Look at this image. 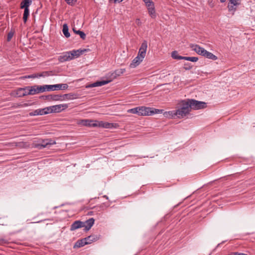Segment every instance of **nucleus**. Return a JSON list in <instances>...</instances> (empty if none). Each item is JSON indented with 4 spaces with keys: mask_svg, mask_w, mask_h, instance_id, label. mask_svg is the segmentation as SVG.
Wrapping results in <instances>:
<instances>
[{
    "mask_svg": "<svg viewBox=\"0 0 255 255\" xmlns=\"http://www.w3.org/2000/svg\"><path fill=\"white\" fill-rule=\"evenodd\" d=\"M126 71V69L124 68L119 69L116 70L114 72L111 74V77L112 78L115 79L116 77L121 76L124 74Z\"/></svg>",
    "mask_w": 255,
    "mask_h": 255,
    "instance_id": "6ab92c4d",
    "label": "nucleus"
},
{
    "mask_svg": "<svg viewBox=\"0 0 255 255\" xmlns=\"http://www.w3.org/2000/svg\"><path fill=\"white\" fill-rule=\"evenodd\" d=\"M84 239L86 240V241H85L86 242L88 243V244H91L92 242H93L95 240V237L92 236H88V237H86Z\"/></svg>",
    "mask_w": 255,
    "mask_h": 255,
    "instance_id": "473e14b6",
    "label": "nucleus"
},
{
    "mask_svg": "<svg viewBox=\"0 0 255 255\" xmlns=\"http://www.w3.org/2000/svg\"><path fill=\"white\" fill-rule=\"evenodd\" d=\"M116 124L114 123H110L108 122H104L103 121H94V127H100L105 128H113L115 127Z\"/></svg>",
    "mask_w": 255,
    "mask_h": 255,
    "instance_id": "39448f33",
    "label": "nucleus"
},
{
    "mask_svg": "<svg viewBox=\"0 0 255 255\" xmlns=\"http://www.w3.org/2000/svg\"><path fill=\"white\" fill-rule=\"evenodd\" d=\"M73 31L76 34H79L80 35V37L82 39H85L86 38V34L84 32H83L81 30H77L75 29V28H73Z\"/></svg>",
    "mask_w": 255,
    "mask_h": 255,
    "instance_id": "c85d7f7f",
    "label": "nucleus"
},
{
    "mask_svg": "<svg viewBox=\"0 0 255 255\" xmlns=\"http://www.w3.org/2000/svg\"><path fill=\"white\" fill-rule=\"evenodd\" d=\"M38 115H43L49 114L48 107H46L43 109H37Z\"/></svg>",
    "mask_w": 255,
    "mask_h": 255,
    "instance_id": "393cba45",
    "label": "nucleus"
},
{
    "mask_svg": "<svg viewBox=\"0 0 255 255\" xmlns=\"http://www.w3.org/2000/svg\"><path fill=\"white\" fill-rule=\"evenodd\" d=\"M24 9V13L23 16V19L24 23H26L28 16L29 15V9L28 8H23Z\"/></svg>",
    "mask_w": 255,
    "mask_h": 255,
    "instance_id": "bb28decb",
    "label": "nucleus"
},
{
    "mask_svg": "<svg viewBox=\"0 0 255 255\" xmlns=\"http://www.w3.org/2000/svg\"><path fill=\"white\" fill-rule=\"evenodd\" d=\"M68 4L72 5L76 0H65Z\"/></svg>",
    "mask_w": 255,
    "mask_h": 255,
    "instance_id": "a19ab883",
    "label": "nucleus"
},
{
    "mask_svg": "<svg viewBox=\"0 0 255 255\" xmlns=\"http://www.w3.org/2000/svg\"><path fill=\"white\" fill-rule=\"evenodd\" d=\"M45 87L47 88V91L58 90L60 89H67L68 86L67 84H60L55 85H46Z\"/></svg>",
    "mask_w": 255,
    "mask_h": 255,
    "instance_id": "0eeeda50",
    "label": "nucleus"
},
{
    "mask_svg": "<svg viewBox=\"0 0 255 255\" xmlns=\"http://www.w3.org/2000/svg\"><path fill=\"white\" fill-rule=\"evenodd\" d=\"M62 96L58 95H50L46 96V98L48 100H51L53 101L60 100Z\"/></svg>",
    "mask_w": 255,
    "mask_h": 255,
    "instance_id": "5701e85b",
    "label": "nucleus"
},
{
    "mask_svg": "<svg viewBox=\"0 0 255 255\" xmlns=\"http://www.w3.org/2000/svg\"><path fill=\"white\" fill-rule=\"evenodd\" d=\"M148 13L152 18H155L156 15L154 7H150L148 9Z\"/></svg>",
    "mask_w": 255,
    "mask_h": 255,
    "instance_id": "cd10ccee",
    "label": "nucleus"
},
{
    "mask_svg": "<svg viewBox=\"0 0 255 255\" xmlns=\"http://www.w3.org/2000/svg\"><path fill=\"white\" fill-rule=\"evenodd\" d=\"M128 113H132L134 114H137L138 116H139V112H138V107H137L134 108L129 109L127 111Z\"/></svg>",
    "mask_w": 255,
    "mask_h": 255,
    "instance_id": "7c9ffc66",
    "label": "nucleus"
},
{
    "mask_svg": "<svg viewBox=\"0 0 255 255\" xmlns=\"http://www.w3.org/2000/svg\"><path fill=\"white\" fill-rule=\"evenodd\" d=\"M67 108L68 105L67 104H59L48 107L49 113H60Z\"/></svg>",
    "mask_w": 255,
    "mask_h": 255,
    "instance_id": "423d86ee",
    "label": "nucleus"
},
{
    "mask_svg": "<svg viewBox=\"0 0 255 255\" xmlns=\"http://www.w3.org/2000/svg\"><path fill=\"white\" fill-rule=\"evenodd\" d=\"M86 49H78V50H73L71 51H69L70 53V55L72 57H71L72 59L77 58L80 56L81 54H82L85 51H86Z\"/></svg>",
    "mask_w": 255,
    "mask_h": 255,
    "instance_id": "2eb2a0df",
    "label": "nucleus"
},
{
    "mask_svg": "<svg viewBox=\"0 0 255 255\" xmlns=\"http://www.w3.org/2000/svg\"><path fill=\"white\" fill-rule=\"evenodd\" d=\"M144 3H145V5L146 7H147V9H148L150 7H154L153 2L151 1V0H143Z\"/></svg>",
    "mask_w": 255,
    "mask_h": 255,
    "instance_id": "2f4dec72",
    "label": "nucleus"
},
{
    "mask_svg": "<svg viewBox=\"0 0 255 255\" xmlns=\"http://www.w3.org/2000/svg\"><path fill=\"white\" fill-rule=\"evenodd\" d=\"M68 95H69L68 94H65V95H64L63 96V97H67V96H68Z\"/></svg>",
    "mask_w": 255,
    "mask_h": 255,
    "instance_id": "09e8293b",
    "label": "nucleus"
},
{
    "mask_svg": "<svg viewBox=\"0 0 255 255\" xmlns=\"http://www.w3.org/2000/svg\"><path fill=\"white\" fill-rule=\"evenodd\" d=\"M135 23L138 26H140L141 24V22L139 18H136L135 20Z\"/></svg>",
    "mask_w": 255,
    "mask_h": 255,
    "instance_id": "79ce46f5",
    "label": "nucleus"
},
{
    "mask_svg": "<svg viewBox=\"0 0 255 255\" xmlns=\"http://www.w3.org/2000/svg\"><path fill=\"white\" fill-rule=\"evenodd\" d=\"M38 143H33V147L39 150H41L56 143L55 140L51 138L41 139L38 140Z\"/></svg>",
    "mask_w": 255,
    "mask_h": 255,
    "instance_id": "f03ea898",
    "label": "nucleus"
},
{
    "mask_svg": "<svg viewBox=\"0 0 255 255\" xmlns=\"http://www.w3.org/2000/svg\"><path fill=\"white\" fill-rule=\"evenodd\" d=\"M226 0H220L221 2H224Z\"/></svg>",
    "mask_w": 255,
    "mask_h": 255,
    "instance_id": "8fccbe9b",
    "label": "nucleus"
},
{
    "mask_svg": "<svg viewBox=\"0 0 255 255\" xmlns=\"http://www.w3.org/2000/svg\"><path fill=\"white\" fill-rule=\"evenodd\" d=\"M162 110L152 109L149 107H138L139 116H151L154 114L159 113Z\"/></svg>",
    "mask_w": 255,
    "mask_h": 255,
    "instance_id": "7ed1b4c3",
    "label": "nucleus"
},
{
    "mask_svg": "<svg viewBox=\"0 0 255 255\" xmlns=\"http://www.w3.org/2000/svg\"><path fill=\"white\" fill-rule=\"evenodd\" d=\"M111 82V80H102L97 81L91 84L86 86V88H90L96 87H100L106 85Z\"/></svg>",
    "mask_w": 255,
    "mask_h": 255,
    "instance_id": "9b49d317",
    "label": "nucleus"
},
{
    "mask_svg": "<svg viewBox=\"0 0 255 255\" xmlns=\"http://www.w3.org/2000/svg\"><path fill=\"white\" fill-rule=\"evenodd\" d=\"M62 31L64 35L66 37L68 38L70 36V34L69 32L68 27L67 24H64L63 25Z\"/></svg>",
    "mask_w": 255,
    "mask_h": 255,
    "instance_id": "a878e982",
    "label": "nucleus"
},
{
    "mask_svg": "<svg viewBox=\"0 0 255 255\" xmlns=\"http://www.w3.org/2000/svg\"><path fill=\"white\" fill-rule=\"evenodd\" d=\"M28 94L29 95H33L38 93L37 85H35L32 86H27Z\"/></svg>",
    "mask_w": 255,
    "mask_h": 255,
    "instance_id": "a211bd4d",
    "label": "nucleus"
},
{
    "mask_svg": "<svg viewBox=\"0 0 255 255\" xmlns=\"http://www.w3.org/2000/svg\"><path fill=\"white\" fill-rule=\"evenodd\" d=\"M143 59H141L138 55L135 57L130 64L129 67L130 68H135L142 61Z\"/></svg>",
    "mask_w": 255,
    "mask_h": 255,
    "instance_id": "f3484780",
    "label": "nucleus"
},
{
    "mask_svg": "<svg viewBox=\"0 0 255 255\" xmlns=\"http://www.w3.org/2000/svg\"><path fill=\"white\" fill-rule=\"evenodd\" d=\"M204 57L207 58L208 59H210L213 60H216L217 59V57L216 56L214 55L211 52L207 51L205 53Z\"/></svg>",
    "mask_w": 255,
    "mask_h": 255,
    "instance_id": "b1692460",
    "label": "nucleus"
},
{
    "mask_svg": "<svg viewBox=\"0 0 255 255\" xmlns=\"http://www.w3.org/2000/svg\"><path fill=\"white\" fill-rule=\"evenodd\" d=\"M229 2L228 5V9L230 11L234 12L236 9L237 6L240 4V0H229Z\"/></svg>",
    "mask_w": 255,
    "mask_h": 255,
    "instance_id": "1a4fd4ad",
    "label": "nucleus"
},
{
    "mask_svg": "<svg viewBox=\"0 0 255 255\" xmlns=\"http://www.w3.org/2000/svg\"><path fill=\"white\" fill-rule=\"evenodd\" d=\"M26 77L28 78H38V76H37V74H34L28 75L27 76H26Z\"/></svg>",
    "mask_w": 255,
    "mask_h": 255,
    "instance_id": "58836bf2",
    "label": "nucleus"
},
{
    "mask_svg": "<svg viewBox=\"0 0 255 255\" xmlns=\"http://www.w3.org/2000/svg\"><path fill=\"white\" fill-rule=\"evenodd\" d=\"M31 3V0H23L20 3V8L23 9L28 8Z\"/></svg>",
    "mask_w": 255,
    "mask_h": 255,
    "instance_id": "412c9836",
    "label": "nucleus"
},
{
    "mask_svg": "<svg viewBox=\"0 0 255 255\" xmlns=\"http://www.w3.org/2000/svg\"><path fill=\"white\" fill-rule=\"evenodd\" d=\"M81 124L82 125L89 127H94V121L93 120H84L81 121Z\"/></svg>",
    "mask_w": 255,
    "mask_h": 255,
    "instance_id": "4be33fe9",
    "label": "nucleus"
},
{
    "mask_svg": "<svg viewBox=\"0 0 255 255\" xmlns=\"http://www.w3.org/2000/svg\"><path fill=\"white\" fill-rule=\"evenodd\" d=\"M8 243L7 241L4 239H0V245H3Z\"/></svg>",
    "mask_w": 255,
    "mask_h": 255,
    "instance_id": "4c0bfd02",
    "label": "nucleus"
},
{
    "mask_svg": "<svg viewBox=\"0 0 255 255\" xmlns=\"http://www.w3.org/2000/svg\"><path fill=\"white\" fill-rule=\"evenodd\" d=\"M95 222V220L94 218H91L85 222H83V227L85 228L84 230L86 231H89L91 227L93 226Z\"/></svg>",
    "mask_w": 255,
    "mask_h": 255,
    "instance_id": "f8f14e48",
    "label": "nucleus"
},
{
    "mask_svg": "<svg viewBox=\"0 0 255 255\" xmlns=\"http://www.w3.org/2000/svg\"><path fill=\"white\" fill-rule=\"evenodd\" d=\"M178 58V60L184 59V60H187V59H188V57L181 56H180V57H179Z\"/></svg>",
    "mask_w": 255,
    "mask_h": 255,
    "instance_id": "a18cd8bd",
    "label": "nucleus"
},
{
    "mask_svg": "<svg viewBox=\"0 0 255 255\" xmlns=\"http://www.w3.org/2000/svg\"><path fill=\"white\" fill-rule=\"evenodd\" d=\"M46 74H47V72H43L41 74H37V76H38V78L39 77H43V76H45L46 75Z\"/></svg>",
    "mask_w": 255,
    "mask_h": 255,
    "instance_id": "37998d69",
    "label": "nucleus"
},
{
    "mask_svg": "<svg viewBox=\"0 0 255 255\" xmlns=\"http://www.w3.org/2000/svg\"><path fill=\"white\" fill-rule=\"evenodd\" d=\"M232 255H248L244 254V253H240L236 252V253H233Z\"/></svg>",
    "mask_w": 255,
    "mask_h": 255,
    "instance_id": "c03bdc74",
    "label": "nucleus"
},
{
    "mask_svg": "<svg viewBox=\"0 0 255 255\" xmlns=\"http://www.w3.org/2000/svg\"><path fill=\"white\" fill-rule=\"evenodd\" d=\"M186 101L188 103V105H189L188 106L190 109L199 110L206 107V103L203 102L198 101L194 99H188Z\"/></svg>",
    "mask_w": 255,
    "mask_h": 255,
    "instance_id": "20e7f679",
    "label": "nucleus"
},
{
    "mask_svg": "<svg viewBox=\"0 0 255 255\" xmlns=\"http://www.w3.org/2000/svg\"><path fill=\"white\" fill-rule=\"evenodd\" d=\"M147 48V42L146 40H144L141 44L137 54L141 59H144L145 57Z\"/></svg>",
    "mask_w": 255,
    "mask_h": 255,
    "instance_id": "6e6552de",
    "label": "nucleus"
},
{
    "mask_svg": "<svg viewBox=\"0 0 255 255\" xmlns=\"http://www.w3.org/2000/svg\"><path fill=\"white\" fill-rule=\"evenodd\" d=\"M103 197L106 198V199H108V198H109L108 197L107 195L103 196Z\"/></svg>",
    "mask_w": 255,
    "mask_h": 255,
    "instance_id": "49530a36",
    "label": "nucleus"
},
{
    "mask_svg": "<svg viewBox=\"0 0 255 255\" xmlns=\"http://www.w3.org/2000/svg\"><path fill=\"white\" fill-rule=\"evenodd\" d=\"M123 0H115V2H117V1H118V2H121V1H122Z\"/></svg>",
    "mask_w": 255,
    "mask_h": 255,
    "instance_id": "de8ad7c7",
    "label": "nucleus"
},
{
    "mask_svg": "<svg viewBox=\"0 0 255 255\" xmlns=\"http://www.w3.org/2000/svg\"><path fill=\"white\" fill-rule=\"evenodd\" d=\"M83 222L77 220L74 222L71 225L70 230L71 231H75L78 229L84 227Z\"/></svg>",
    "mask_w": 255,
    "mask_h": 255,
    "instance_id": "4468645a",
    "label": "nucleus"
},
{
    "mask_svg": "<svg viewBox=\"0 0 255 255\" xmlns=\"http://www.w3.org/2000/svg\"><path fill=\"white\" fill-rule=\"evenodd\" d=\"M16 94L17 96L19 97H22L27 95H29V94H28L27 87H25V88H20L17 89Z\"/></svg>",
    "mask_w": 255,
    "mask_h": 255,
    "instance_id": "ddd939ff",
    "label": "nucleus"
},
{
    "mask_svg": "<svg viewBox=\"0 0 255 255\" xmlns=\"http://www.w3.org/2000/svg\"><path fill=\"white\" fill-rule=\"evenodd\" d=\"M171 56L174 59H178V57H180V56L178 55V52L176 51H174L172 52Z\"/></svg>",
    "mask_w": 255,
    "mask_h": 255,
    "instance_id": "72a5a7b5",
    "label": "nucleus"
},
{
    "mask_svg": "<svg viewBox=\"0 0 255 255\" xmlns=\"http://www.w3.org/2000/svg\"><path fill=\"white\" fill-rule=\"evenodd\" d=\"M190 47L192 48V50L195 51L197 53L203 56H204L205 54L207 51V50H205L204 48L196 44H191L190 45Z\"/></svg>",
    "mask_w": 255,
    "mask_h": 255,
    "instance_id": "9d476101",
    "label": "nucleus"
},
{
    "mask_svg": "<svg viewBox=\"0 0 255 255\" xmlns=\"http://www.w3.org/2000/svg\"><path fill=\"white\" fill-rule=\"evenodd\" d=\"M176 110L169 111V112H168V113H169V115L172 118H174L175 117H178V115L176 114Z\"/></svg>",
    "mask_w": 255,
    "mask_h": 255,
    "instance_id": "f704fd0d",
    "label": "nucleus"
},
{
    "mask_svg": "<svg viewBox=\"0 0 255 255\" xmlns=\"http://www.w3.org/2000/svg\"><path fill=\"white\" fill-rule=\"evenodd\" d=\"M13 36V33H11V32H9L8 33V35H7V41H10L12 38V37Z\"/></svg>",
    "mask_w": 255,
    "mask_h": 255,
    "instance_id": "ea45409f",
    "label": "nucleus"
},
{
    "mask_svg": "<svg viewBox=\"0 0 255 255\" xmlns=\"http://www.w3.org/2000/svg\"><path fill=\"white\" fill-rule=\"evenodd\" d=\"M198 60V58L196 57H188L187 61H190L191 62H196Z\"/></svg>",
    "mask_w": 255,
    "mask_h": 255,
    "instance_id": "c9c22d12",
    "label": "nucleus"
},
{
    "mask_svg": "<svg viewBox=\"0 0 255 255\" xmlns=\"http://www.w3.org/2000/svg\"><path fill=\"white\" fill-rule=\"evenodd\" d=\"M178 109L176 110V114L178 115V118H182L186 116L190 112V109L189 107L188 103L186 100H182L178 104Z\"/></svg>",
    "mask_w": 255,
    "mask_h": 255,
    "instance_id": "f257e3e1",
    "label": "nucleus"
},
{
    "mask_svg": "<svg viewBox=\"0 0 255 255\" xmlns=\"http://www.w3.org/2000/svg\"><path fill=\"white\" fill-rule=\"evenodd\" d=\"M71 57L72 56L70 55V52H67L63 53V55L60 56L58 58V59L60 62H63L72 60Z\"/></svg>",
    "mask_w": 255,
    "mask_h": 255,
    "instance_id": "dca6fc26",
    "label": "nucleus"
},
{
    "mask_svg": "<svg viewBox=\"0 0 255 255\" xmlns=\"http://www.w3.org/2000/svg\"><path fill=\"white\" fill-rule=\"evenodd\" d=\"M86 240L84 239H82L81 240H79L77 241L75 244L73 248H79L84 246L86 245H88V243L85 242Z\"/></svg>",
    "mask_w": 255,
    "mask_h": 255,
    "instance_id": "aec40b11",
    "label": "nucleus"
},
{
    "mask_svg": "<svg viewBox=\"0 0 255 255\" xmlns=\"http://www.w3.org/2000/svg\"><path fill=\"white\" fill-rule=\"evenodd\" d=\"M46 85H44L42 86L37 85V90L38 93H43L46 91H47V88L45 87Z\"/></svg>",
    "mask_w": 255,
    "mask_h": 255,
    "instance_id": "c756f323",
    "label": "nucleus"
},
{
    "mask_svg": "<svg viewBox=\"0 0 255 255\" xmlns=\"http://www.w3.org/2000/svg\"><path fill=\"white\" fill-rule=\"evenodd\" d=\"M29 115L31 116H38L37 109L33 111V112L29 113Z\"/></svg>",
    "mask_w": 255,
    "mask_h": 255,
    "instance_id": "e433bc0d",
    "label": "nucleus"
}]
</instances>
